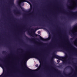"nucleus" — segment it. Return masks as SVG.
<instances>
[{
	"label": "nucleus",
	"instance_id": "b1692460",
	"mask_svg": "<svg viewBox=\"0 0 77 77\" xmlns=\"http://www.w3.org/2000/svg\"><path fill=\"white\" fill-rule=\"evenodd\" d=\"M42 66V64H40L39 66V67L40 68H41V67Z\"/></svg>",
	"mask_w": 77,
	"mask_h": 77
},
{
	"label": "nucleus",
	"instance_id": "dca6fc26",
	"mask_svg": "<svg viewBox=\"0 0 77 77\" xmlns=\"http://www.w3.org/2000/svg\"><path fill=\"white\" fill-rule=\"evenodd\" d=\"M77 7V6H76L75 7H74L72 9L73 10H75V9H76V7Z\"/></svg>",
	"mask_w": 77,
	"mask_h": 77
},
{
	"label": "nucleus",
	"instance_id": "f257e3e1",
	"mask_svg": "<svg viewBox=\"0 0 77 77\" xmlns=\"http://www.w3.org/2000/svg\"><path fill=\"white\" fill-rule=\"evenodd\" d=\"M32 57L38 58V59H42L41 55L38 54V53L35 52H33L31 54L26 55L25 56V58L26 59H30V58H32Z\"/></svg>",
	"mask_w": 77,
	"mask_h": 77
},
{
	"label": "nucleus",
	"instance_id": "a878e982",
	"mask_svg": "<svg viewBox=\"0 0 77 77\" xmlns=\"http://www.w3.org/2000/svg\"><path fill=\"white\" fill-rule=\"evenodd\" d=\"M34 29H35V30H38V29H39L37 28V29L35 28Z\"/></svg>",
	"mask_w": 77,
	"mask_h": 77
},
{
	"label": "nucleus",
	"instance_id": "412c9836",
	"mask_svg": "<svg viewBox=\"0 0 77 77\" xmlns=\"http://www.w3.org/2000/svg\"><path fill=\"white\" fill-rule=\"evenodd\" d=\"M75 42H76L77 43V38H76Z\"/></svg>",
	"mask_w": 77,
	"mask_h": 77
},
{
	"label": "nucleus",
	"instance_id": "f3484780",
	"mask_svg": "<svg viewBox=\"0 0 77 77\" xmlns=\"http://www.w3.org/2000/svg\"><path fill=\"white\" fill-rule=\"evenodd\" d=\"M31 30H32V31H33V32L34 33H35V31L34 30V29H31Z\"/></svg>",
	"mask_w": 77,
	"mask_h": 77
},
{
	"label": "nucleus",
	"instance_id": "f8f14e48",
	"mask_svg": "<svg viewBox=\"0 0 77 77\" xmlns=\"http://www.w3.org/2000/svg\"><path fill=\"white\" fill-rule=\"evenodd\" d=\"M63 64H66V60H64L63 62Z\"/></svg>",
	"mask_w": 77,
	"mask_h": 77
},
{
	"label": "nucleus",
	"instance_id": "c9c22d12",
	"mask_svg": "<svg viewBox=\"0 0 77 77\" xmlns=\"http://www.w3.org/2000/svg\"><path fill=\"white\" fill-rule=\"evenodd\" d=\"M68 63H70V62H69Z\"/></svg>",
	"mask_w": 77,
	"mask_h": 77
},
{
	"label": "nucleus",
	"instance_id": "6e6552de",
	"mask_svg": "<svg viewBox=\"0 0 77 77\" xmlns=\"http://www.w3.org/2000/svg\"><path fill=\"white\" fill-rule=\"evenodd\" d=\"M65 48L63 47V50L65 51H68L69 50V49L68 47H65Z\"/></svg>",
	"mask_w": 77,
	"mask_h": 77
},
{
	"label": "nucleus",
	"instance_id": "473e14b6",
	"mask_svg": "<svg viewBox=\"0 0 77 77\" xmlns=\"http://www.w3.org/2000/svg\"><path fill=\"white\" fill-rule=\"evenodd\" d=\"M20 50H23L22 49H20Z\"/></svg>",
	"mask_w": 77,
	"mask_h": 77
},
{
	"label": "nucleus",
	"instance_id": "5701e85b",
	"mask_svg": "<svg viewBox=\"0 0 77 77\" xmlns=\"http://www.w3.org/2000/svg\"><path fill=\"white\" fill-rule=\"evenodd\" d=\"M35 66L37 67L38 68V64H37L35 65Z\"/></svg>",
	"mask_w": 77,
	"mask_h": 77
},
{
	"label": "nucleus",
	"instance_id": "39448f33",
	"mask_svg": "<svg viewBox=\"0 0 77 77\" xmlns=\"http://www.w3.org/2000/svg\"><path fill=\"white\" fill-rule=\"evenodd\" d=\"M25 37L26 38L27 40H28V41H35V38H29L26 35H25Z\"/></svg>",
	"mask_w": 77,
	"mask_h": 77
},
{
	"label": "nucleus",
	"instance_id": "bb28decb",
	"mask_svg": "<svg viewBox=\"0 0 77 77\" xmlns=\"http://www.w3.org/2000/svg\"><path fill=\"white\" fill-rule=\"evenodd\" d=\"M38 34H40V31H38Z\"/></svg>",
	"mask_w": 77,
	"mask_h": 77
},
{
	"label": "nucleus",
	"instance_id": "f03ea898",
	"mask_svg": "<svg viewBox=\"0 0 77 77\" xmlns=\"http://www.w3.org/2000/svg\"><path fill=\"white\" fill-rule=\"evenodd\" d=\"M28 33L29 35H30L31 36H39L41 40L43 41H47L48 40H50L51 39V36H49V37L48 38H43L40 35H37L35 34H32L30 32L28 31Z\"/></svg>",
	"mask_w": 77,
	"mask_h": 77
},
{
	"label": "nucleus",
	"instance_id": "a19ab883",
	"mask_svg": "<svg viewBox=\"0 0 77 77\" xmlns=\"http://www.w3.org/2000/svg\"><path fill=\"white\" fill-rule=\"evenodd\" d=\"M1 77V75H0V77Z\"/></svg>",
	"mask_w": 77,
	"mask_h": 77
},
{
	"label": "nucleus",
	"instance_id": "cd10ccee",
	"mask_svg": "<svg viewBox=\"0 0 77 77\" xmlns=\"http://www.w3.org/2000/svg\"><path fill=\"white\" fill-rule=\"evenodd\" d=\"M14 4V3H12V4H11V5H13Z\"/></svg>",
	"mask_w": 77,
	"mask_h": 77
},
{
	"label": "nucleus",
	"instance_id": "c85d7f7f",
	"mask_svg": "<svg viewBox=\"0 0 77 77\" xmlns=\"http://www.w3.org/2000/svg\"><path fill=\"white\" fill-rule=\"evenodd\" d=\"M0 60H2L1 58H0Z\"/></svg>",
	"mask_w": 77,
	"mask_h": 77
},
{
	"label": "nucleus",
	"instance_id": "7c9ffc66",
	"mask_svg": "<svg viewBox=\"0 0 77 77\" xmlns=\"http://www.w3.org/2000/svg\"><path fill=\"white\" fill-rule=\"evenodd\" d=\"M76 17H73V18H76Z\"/></svg>",
	"mask_w": 77,
	"mask_h": 77
},
{
	"label": "nucleus",
	"instance_id": "c756f323",
	"mask_svg": "<svg viewBox=\"0 0 77 77\" xmlns=\"http://www.w3.org/2000/svg\"><path fill=\"white\" fill-rule=\"evenodd\" d=\"M69 2H71V0H69Z\"/></svg>",
	"mask_w": 77,
	"mask_h": 77
},
{
	"label": "nucleus",
	"instance_id": "423d86ee",
	"mask_svg": "<svg viewBox=\"0 0 77 77\" xmlns=\"http://www.w3.org/2000/svg\"><path fill=\"white\" fill-rule=\"evenodd\" d=\"M25 68H26L27 69H28V71H29V72H33L35 71V70H32L31 69H29L28 67H27V66H26V65H25Z\"/></svg>",
	"mask_w": 77,
	"mask_h": 77
},
{
	"label": "nucleus",
	"instance_id": "1a4fd4ad",
	"mask_svg": "<svg viewBox=\"0 0 77 77\" xmlns=\"http://www.w3.org/2000/svg\"><path fill=\"white\" fill-rule=\"evenodd\" d=\"M67 68H69L70 69H71L72 70V71H73V69H72V67H71V66H67L65 68V69H66Z\"/></svg>",
	"mask_w": 77,
	"mask_h": 77
},
{
	"label": "nucleus",
	"instance_id": "37998d69",
	"mask_svg": "<svg viewBox=\"0 0 77 77\" xmlns=\"http://www.w3.org/2000/svg\"><path fill=\"white\" fill-rule=\"evenodd\" d=\"M5 65H6V63H5Z\"/></svg>",
	"mask_w": 77,
	"mask_h": 77
},
{
	"label": "nucleus",
	"instance_id": "2f4dec72",
	"mask_svg": "<svg viewBox=\"0 0 77 77\" xmlns=\"http://www.w3.org/2000/svg\"><path fill=\"white\" fill-rule=\"evenodd\" d=\"M30 9H31V10H32V7H31V8Z\"/></svg>",
	"mask_w": 77,
	"mask_h": 77
},
{
	"label": "nucleus",
	"instance_id": "ea45409f",
	"mask_svg": "<svg viewBox=\"0 0 77 77\" xmlns=\"http://www.w3.org/2000/svg\"><path fill=\"white\" fill-rule=\"evenodd\" d=\"M21 62H23V61H21Z\"/></svg>",
	"mask_w": 77,
	"mask_h": 77
},
{
	"label": "nucleus",
	"instance_id": "aec40b11",
	"mask_svg": "<svg viewBox=\"0 0 77 77\" xmlns=\"http://www.w3.org/2000/svg\"><path fill=\"white\" fill-rule=\"evenodd\" d=\"M3 54H5V53H6V51H3L2 52Z\"/></svg>",
	"mask_w": 77,
	"mask_h": 77
},
{
	"label": "nucleus",
	"instance_id": "0eeeda50",
	"mask_svg": "<svg viewBox=\"0 0 77 77\" xmlns=\"http://www.w3.org/2000/svg\"><path fill=\"white\" fill-rule=\"evenodd\" d=\"M69 13H70L71 15H72L73 17H74V15H75V14H77V11H69Z\"/></svg>",
	"mask_w": 77,
	"mask_h": 77
},
{
	"label": "nucleus",
	"instance_id": "9d476101",
	"mask_svg": "<svg viewBox=\"0 0 77 77\" xmlns=\"http://www.w3.org/2000/svg\"><path fill=\"white\" fill-rule=\"evenodd\" d=\"M38 25L41 26H45V25L44 24V23H38Z\"/></svg>",
	"mask_w": 77,
	"mask_h": 77
},
{
	"label": "nucleus",
	"instance_id": "2eb2a0df",
	"mask_svg": "<svg viewBox=\"0 0 77 77\" xmlns=\"http://www.w3.org/2000/svg\"><path fill=\"white\" fill-rule=\"evenodd\" d=\"M48 28L49 29H50V30L51 31H52V32L53 31V30H52V29H51V27H49Z\"/></svg>",
	"mask_w": 77,
	"mask_h": 77
},
{
	"label": "nucleus",
	"instance_id": "ddd939ff",
	"mask_svg": "<svg viewBox=\"0 0 77 77\" xmlns=\"http://www.w3.org/2000/svg\"><path fill=\"white\" fill-rule=\"evenodd\" d=\"M66 39L67 41H69V40H68V36L67 35H66Z\"/></svg>",
	"mask_w": 77,
	"mask_h": 77
},
{
	"label": "nucleus",
	"instance_id": "58836bf2",
	"mask_svg": "<svg viewBox=\"0 0 77 77\" xmlns=\"http://www.w3.org/2000/svg\"><path fill=\"white\" fill-rule=\"evenodd\" d=\"M23 32H25V31H23Z\"/></svg>",
	"mask_w": 77,
	"mask_h": 77
},
{
	"label": "nucleus",
	"instance_id": "393cba45",
	"mask_svg": "<svg viewBox=\"0 0 77 77\" xmlns=\"http://www.w3.org/2000/svg\"><path fill=\"white\" fill-rule=\"evenodd\" d=\"M11 1H12V0H11ZM29 0V1H30V2H33V0Z\"/></svg>",
	"mask_w": 77,
	"mask_h": 77
},
{
	"label": "nucleus",
	"instance_id": "79ce46f5",
	"mask_svg": "<svg viewBox=\"0 0 77 77\" xmlns=\"http://www.w3.org/2000/svg\"><path fill=\"white\" fill-rule=\"evenodd\" d=\"M28 29H27V30H28Z\"/></svg>",
	"mask_w": 77,
	"mask_h": 77
},
{
	"label": "nucleus",
	"instance_id": "e433bc0d",
	"mask_svg": "<svg viewBox=\"0 0 77 77\" xmlns=\"http://www.w3.org/2000/svg\"><path fill=\"white\" fill-rule=\"evenodd\" d=\"M21 9H22V8H21Z\"/></svg>",
	"mask_w": 77,
	"mask_h": 77
},
{
	"label": "nucleus",
	"instance_id": "72a5a7b5",
	"mask_svg": "<svg viewBox=\"0 0 77 77\" xmlns=\"http://www.w3.org/2000/svg\"><path fill=\"white\" fill-rule=\"evenodd\" d=\"M59 47H62V46H59Z\"/></svg>",
	"mask_w": 77,
	"mask_h": 77
},
{
	"label": "nucleus",
	"instance_id": "f704fd0d",
	"mask_svg": "<svg viewBox=\"0 0 77 77\" xmlns=\"http://www.w3.org/2000/svg\"><path fill=\"white\" fill-rule=\"evenodd\" d=\"M30 27H29V30H30Z\"/></svg>",
	"mask_w": 77,
	"mask_h": 77
},
{
	"label": "nucleus",
	"instance_id": "4be33fe9",
	"mask_svg": "<svg viewBox=\"0 0 77 77\" xmlns=\"http://www.w3.org/2000/svg\"><path fill=\"white\" fill-rule=\"evenodd\" d=\"M57 62L58 63H60V60H57Z\"/></svg>",
	"mask_w": 77,
	"mask_h": 77
},
{
	"label": "nucleus",
	"instance_id": "4c0bfd02",
	"mask_svg": "<svg viewBox=\"0 0 77 77\" xmlns=\"http://www.w3.org/2000/svg\"><path fill=\"white\" fill-rule=\"evenodd\" d=\"M57 71H58L57 70H56Z\"/></svg>",
	"mask_w": 77,
	"mask_h": 77
},
{
	"label": "nucleus",
	"instance_id": "20e7f679",
	"mask_svg": "<svg viewBox=\"0 0 77 77\" xmlns=\"http://www.w3.org/2000/svg\"><path fill=\"white\" fill-rule=\"evenodd\" d=\"M18 5L20 7H21V5L22 4V6H24V3L23 2H27V1L25 0H17V1Z\"/></svg>",
	"mask_w": 77,
	"mask_h": 77
},
{
	"label": "nucleus",
	"instance_id": "6ab92c4d",
	"mask_svg": "<svg viewBox=\"0 0 77 77\" xmlns=\"http://www.w3.org/2000/svg\"><path fill=\"white\" fill-rule=\"evenodd\" d=\"M2 75H3V76H5V75H6V74H5V73L3 72L2 74Z\"/></svg>",
	"mask_w": 77,
	"mask_h": 77
},
{
	"label": "nucleus",
	"instance_id": "a211bd4d",
	"mask_svg": "<svg viewBox=\"0 0 77 77\" xmlns=\"http://www.w3.org/2000/svg\"><path fill=\"white\" fill-rule=\"evenodd\" d=\"M4 64H3V65H2V64H1V63H0V65H1V66H5L4 65Z\"/></svg>",
	"mask_w": 77,
	"mask_h": 77
},
{
	"label": "nucleus",
	"instance_id": "9b49d317",
	"mask_svg": "<svg viewBox=\"0 0 77 77\" xmlns=\"http://www.w3.org/2000/svg\"><path fill=\"white\" fill-rule=\"evenodd\" d=\"M16 14H21V12L17 10V11L16 12Z\"/></svg>",
	"mask_w": 77,
	"mask_h": 77
},
{
	"label": "nucleus",
	"instance_id": "4468645a",
	"mask_svg": "<svg viewBox=\"0 0 77 77\" xmlns=\"http://www.w3.org/2000/svg\"><path fill=\"white\" fill-rule=\"evenodd\" d=\"M72 35H74V36H77V33L76 34L75 32L74 33H72Z\"/></svg>",
	"mask_w": 77,
	"mask_h": 77
},
{
	"label": "nucleus",
	"instance_id": "7ed1b4c3",
	"mask_svg": "<svg viewBox=\"0 0 77 77\" xmlns=\"http://www.w3.org/2000/svg\"><path fill=\"white\" fill-rule=\"evenodd\" d=\"M54 57L58 60H62V59H67L68 58V55L66 54L65 57H60L57 55H55L52 57V59L54 58Z\"/></svg>",
	"mask_w": 77,
	"mask_h": 77
}]
</instances>
